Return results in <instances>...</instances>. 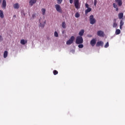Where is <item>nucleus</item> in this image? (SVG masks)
<instances>
[{"label":"nucleus","instance_id":"f257e3e1","mask_svg":"<svg viewBox=\"0 0 125 125\" xmlns=\"http://www.w3.org/2000/svg\"><path fill=\"white\" fill-rule=\"evenodd\" d=\"M77 44H81L83 42V39L82 36H78L76 39Z\"/></svg>","mask_w":125,"mask_h":125},{"label":"nucleus","instance_id":"f03ea898","mask_svg":"<svg viewBox=\"0 0 125 125\" xmlns=\"http://www.w3.org/2000/svg\"><path fill=\"white\" fill-rule=\"evenodd\" d=\"M89 21L90 24L91 25H93V24H95V23H96V20L94 19V17L93 15L89 16Z\"/></svg>","mask_w":125,"mask_h":125},{"label":"nucleus","instance_id":"7ed1b4c3","mask_svg":"<svg viewBox=\"0 0 125 125\" xmlns=\"http://www.w3.org/2000/svg\"><path fill=\"white\" fill-rule=\"evenodd\" d=\"M74 41H75V37L74 36H71L70 39L66 42V44L67 45H70L72 44L73 42H74Z\"/></svg>","mask_w":125,"mask_h":125},{"label":"nucleus","instance_id":"20e7f679","mask_svg":"<svg viewBox=\"0 0 125 125\" xmlns=\"http://www.w3.org/2000/svg\"><path fill=\"white\" fill-rule=\"evenodd\" d=\"M74 6L76 9H80L81 8V5H80L79 0H74Z\"/></svg>","mask_w":125,"mask_h":125},{"label":"nucleus","instance_id":"39448f33","mask_svg":"<svg viewBox=\"0 0 125 125\" xmlns=\"http://www.w3.org/2000/svg\"><path fill=\"white\" fill-rule=\"evenodd\" d=\"M55 7L58 12H59L60 13H62V9H61V6H60V5L57 4L55 5Z\"/></svg>","mask_w":125,"mask_h":125},{"label":"nucleus","instance_id":"423d86ee","mask_svg":"<svg viewBox=\"0 0 125 125\" xmlns=\"http://www.w3.org/2000/svg\"><path fill=\"white\" fill-rule=\"evenodd\" d=\"M39 23L40 27H41V28H43L44 27V24H45V23H46V21H43L42 19H40L39 20Z\"/></svg>","mask_w":125,"mask_h":125},{"label":"nucleus","instance_id":"0eeeda50","mask_svg":"<svg viewBox=\"0 0 125 125\" xmlns=\"http://www.w3.org/2000/svg\"><path fill=\"white\" fill-rule=\"evenodd\" d=\"M97 35L99 37H104L105 36V34L104 33V31L102 30H99L97 32Z\"/></svg>","mask_w":125,"mask_h":125},{"label":"nucleus","instance_id":"6e6552de","mask_svg":"<svg viewBox=\"0 0 125 125\" xmlns=\"http://www.w3.org/2000/svg\"><path fill=\"white\" fill-rule=\"evenodd\" d=\"M90 44L92 46H94L96 44V39H93L90 42Z\"/></svg>","mask_w":125,"mask_h":125},{"label":"nucleus","instance_id":"1a4fd4ad","mask_svg":"<svg viewBox=\"0 0 125 125\" xmlns=\"http://www.w3.org/2000/svg\"><path fill=\"white\" fill-rule=\"evenodd\" d=\"M2 7L3 9H5L6 8V0H3L2 3Z\"/></svg>","mask_w":125,"mask_h":125},{"label":"nucleus","instance_id":"9d476101","mask_svg":"<svg viewBox=\"0 0 125 125\" xmlns=\"http://www.w3.org/2000/svg\"><path fill=\"white\" fill-rule=\"evenodd\" d=\"M104 42L102 41H99L97 42L96 46H103Z\"/></svg>","mask_w":125,"mask_h":125},{"label":"nucleus","instance_id":"9b49d317","mask_svg":"<svg viewBox=\"0 0 125 125\" xmlns=\"http://www.w3.org/2000/svg\"><path fill=\"white\" fill-rule=\"evenodd\" d=\"M13 7L15 8V9H18L19 7H20V4L18 3H16L14 4Z\"/></svg>","mask_w":125,"mask_h":125},{"label":"nucleus","instance_id":"f8f14e48","mask_svg":"<svg viewBox=\"0 0 125 125\" xmlns=\"http://www.w3.org/2000/svg\"><path fill=\"white\" fill-rule=\"evenodd\" d=\"M36 2H37L36 0H30L29 1V5H31V6H33V5H34V4L36 3Z\"/></svg>","mask_w":125,"mask_h":125},{"label":"nucleus","instance_id":"ddd939ff","mask_svg":"<svg viewBox=\"0 0 125 125\" xmlns=\"http://www.w3.org/2000/svg\"><path fill=\"white\" fill-rule=\"evenodd\" d=\"M115 1L118 3L119 6H122V4H123V1L122 0H115Z\"/></svg>","mask_w":125,"mask_h":125},{"label":"nucleus","instance_id":"4468645a","mask_svg":"<svg viewBox=\"0 0 125 125\" xmlns=\"http://www.w3.org/2000/svg\"><path fill=\"white\" fill-rule=\"evenodd\" d=\"M27 42L28 41L26 40H25L24 39L21 40V44L24 45V44H26V43H27Z\"/></svg>","mask_w":125,"mask_h":125},{"label":"nucleus","instance_id":"2eb2a0df","mask_svg":"<svg viewBox=\"0 0 125 125\" xmlns=\"http://www.w3.org/2000/svg\"><path fill=\"white\" fill-rule=\"evenodd\" d=\"M92 10V9H91V8H88L87 9L85 10V14L86 15L87 13L90 12V11H91Z\"/></svg>","mask_w":125,"mask_h":125},{"label":"nucleus","instance_id":"dca6fc26","mask_svg":"<svg viewBox=\"0 0 125 125\" xmlns=\"http://www.w3.org/2000/svg\"><path fill=\"white\" fill-rule=\"evenodd\" d=\"M84 33V30L82 29L81 30L79 33V35H80V37H82V36H83V34Z\"/></svg>","mask_w":125,"mask_h":125},{"label":"nucleus","instance_id":"f3484780","mask_svg":"<svg viewBox=\"0 0 125 125\" xmlns=\"http://www.w3.org/2000/svg\"><path fill=\"white\" fill-rule=\"evenodd\" d=\"M118 17L119 19H123V17H124V13H120L118 14Z\"/></svg>","mask_w":125,"mask_h":125},{"label":"nucleus","instance_id":"a211bd4d","mask_svg":"<svg viewBox=\"0 0 125 125\" xmlns=\"http://www.w3.org/2000/svg\"><path fill=\"white\" fill-rule=\"evenodd\" d=\"M8 55V52L7 51H5L3 53V57L4 58H6Z\"/></svg>","mask_w":125,"mask_h":125},{"label":"nucleus","instance_id":"6ab92c4d","mask_svg":"<svg viewBox=\"0 0 125 125\" xmlns=\"http://www.w3.org/2000/svg\"><path fill=\"white\" fill-rule=\"evenodd\" d=\"M0 18H3L4 17V15L3 14V12L0 10Z\"/></svg>","mask_w":125,"mask_h":125},{"label":"nucleus","instance_id":"aec40b11","mask_svg":"<svg viewBox=\"0 0 125 125\" xmlns=\"http://www.w3.org/2000/svg\"><path fill=\"white\" fill-rule=\"evenodd\" d=\"M62 26L63 29H66V22L65 21L62 22Z\"/></svg>","mask_w":125,"mask_h":125},{"label":"nucleus","instance_id":"412c9836","mask_svg":"<svg viewBox=\"0 0 125 125\" xmlns=\"http://www.w3.org/2000/svg\"><path fill=\"white\" fill-rule=\"evenodd\" d=\"M121 34V30L116 29L115 31V35H120Z\"/></svg>","mask_w":125,"mask_h":125},{"label":"nucleus","instance_id":"4be33fe9","mask_svg":"<svg viewBox=\"0 0 125 125\" xmlns=\"http://www.w3.org/2000/svg\"><path fill=\"white\" fill-rule=\"evenodd\" d=\"M117 27H118V23H117L116 21H114L113 24V28H117Z\"/></svg>","mask_w":125,"mask_h":125},{"label":"nucleus","instance_id":"5701e85b","mask_svg":"<svg viewBox=\"0 0 125 125\" xmlns=\"http://www.w3.org/2000/svg\"><path fill=\"white\" fill-rule=\"evenodd\" d=\"M41 11L42 15H44L45 14V11H46L45 9L44 8L42 9Z\"/></svg>","mask_w":125,"mask_h":125},{"label":"nucleus","instance_id":"b1692460","mask_svg":"<svg viewBox=\"0 0 125 125\" xmlns=\"http://www.w3.org/2000/svg\"><path fill=\"white\" fill-rule=\"evenodd\" d=\"M120 26H124V24H125V22H124V21H123V20H121L120 21Z\"/></svg>","mask_w":125,"mask_h":125},{"label":"nucleus","instance_id":"393cba45","mask_svg":"<svg viewBox=\"0 0 125 125\" xmlns=\"http://www.w3.org/2000/svg\"><path fill=\"white\" fill-rule=\"evenodd\" d=\"M57 1L58 4H61V3H62V1H63V0H57Z\"/></svg>","mask_w":125,"mask_h":125},{"label":"nucleus","instance_id":"a878e982","mask_svg":"<svg viewBox=\"0 0 125 125\" xmlns=\"http://www.w3.org/2000/svg\"><path fill=\"white\" fill-rule=\"evenodd\" d=\"M54 37L56 38H58V33L57 31L54 32Z\"/></svg>","mask_w":125,"mask_h":125},{"label":"nucleus","instance_id":"bb28decb","mask_svg":"<svg viewBox=\"0 0 125 125\" xmlns=\"http://www.w3.org/2000/svg\"><path fill=\"white\" fill-rule=\"evenodd\" d=\"M75 17L76 18H79V17H80V13H76V14H75Z\"/></svg>","mask_w":125,"mask_h":125},{"label":"nucleus","instance_id":"cd10ccee","mask_svg":"<svg viewBox=\"0 0 125 125\" xmlns=\"http://www.w3.org/2000/svg\"><path fill=\"white\" fill-rule=\"evenodd\" d=\"M105 48H107V47H109V42H107L104 45Z\"/></svg>","mask_w":125,"mask_h":125},{"label":"nucleus","instance_id":"c85d7f7f","mask_svg":"<svg viewBox=\"0 0 125 125\" xmlns=\"http://www.w3.org/2000/svg\"><path fill=\"white\" fill-rule=\"evenodd\" d=\"M36 18V14H32V17L31 18V19H35Z\"/></svg>","mask_w":125,"mask_h":125},{"label":"nucleus","instance_id":"c756f323","mask_svg":"<svg viewBox=\"0 0 125 125\" xmlns=\"http://www.w3.org/2000/svg\"><path fill=\"white\" fill-rule=\"evenodd\" d=\"M78 47L79 48H83V44H80L79 45H78Z\"/></svg>","mask_w":125,"mask_h":125},{"label":"nucleus","instance_id":"7c9ffc66","mask_svg":"<svg viewBox=\"0 0 125 125\" xmlns=\"http://www.w3.org/2000/svg\"><path fill=\"white\" fill-rule=\"evenodd\" d=\"M53 73L54 75H57V74H58V71H57V70H54Z\"/></svg>","mask_w":125,"mask_h":125},{"label":"nucleus","instance_id":"2f4dec72","mask_svg":"<svg viewBox=\"0 0 125 125\" xmlns=\"http://www.w3.org/2000/svg\"><path fill=\"white\" fill-rule=\"evenodd\" d=\"M94 4L95 6H96V4H97V0H94Z\"/></svg>","mask_w":125,"mask_h":125},{"label":"nucleus","instance_id":"473e14b6","mask_svg":"<svg viewBox=\"0 0 125 125\" xmlns=\"http://www.w3.org/2000/svg\"><path fill=\"white\" fill-rule=\"evenodd\" d=\"M113 7L114 8H117L118 7V5H117V4H116V3H113Z\"/></svg>","mask_w":125,"mask_h":125},{"label":"nucleus","instance_id":"72a5a7b5","mask_svg":"<svg viewBox=\"0 0 125 125\" xmlns=\"http://www.w3.org/2000/svg\"><path fill=\"white\" fill-rule=\"evenodd\" d=\"M85 7H86V8H89V5H88V4H87V3H86L85 4Z\"/></svg>","mask_w":125,"mask_h":125},{"label":"nucleus","instance_id":"f704fd0d","mask_svg":"<svg viewBox=\"0 0 125 125\" xmlns=\"http://www.w3.org/2000/svg\"><path fill=\"white\" fill-rule=\"evenodd\" d=\"M2 37H1V36L0 35V42H2Z\"/></svg>","mask_w":125,"mask_h":125},{"label":"nucleus","instance_id":"c9c22d12","mask_svg":"<svg viewBox=\"0 0 125 125\" xmlns=\"http://www.w3.org/2000/svg\"><path fill=\"white\" fill-rule=\"evenodd\" d=\"M70 52L73 54L75 53V50H72L71 51H70Z\"/></svg>","mask_w":125,"mask_h":125},{"label":"nucleus","instance_id":"e433bc0d","mask_svg":"<svg viewBox=\"0 0 125 125\" xmlns=\"http://www.w3.org/2000/svg\"><path fill=\"white\" fill-rule=\"evenodd\" d=\"M69 2L71 4H72V3H73V0H69Z\"/></svg>","mask_w":125,"mask_h":125},{"label":"nucleus","instance_id":"4c0bfd02","mask_svg":"<svg viewBox=\"0 0 125 125\" xmlns=\"http://www.w3.org/2000/svg\"><path fill=\"white\" fill-rule=\"evenodd\" d=\"M120 29L122 30L123 29V25H120Z\"/></svg>","mask_w":125,"mask_h":125},{"label":"nucleus","instance_id":"58836bf2","mask_svg":"<svg viewBox=\"0 0 125 125\" xmlns=\"http://www.w3.org/2000/svg\"><path fill=\"white\" fill-rule=\"evenodd\" d=\"M115 8H116V11H118V10H119V8L118 7Z\"/></svg>","mask_w":125,"mask_h":125},{"label":"nucleus","instance_id":"ea45409f","mask_svg":"<svg viewBox=\"0 0 125 125\" xmlns=\"http://www.w3.org/2000/svg\"><path fill=\"white\" fill-rule=\"evenodd\" d=\"M22 15H23V16H25V14L24 13H22Z\"/></svg>","mask_w":125,"mask_h":125},{"label":"nucleus","instance_id":"a19ab883","mask_svg":"<svg viewBox=\"0 0 125 125\" xmlns=\"http://www.w3.org/2000/svg\"><path fill=\"white\" fill-rule=\"evenodd\" d=\"M14 17H16V15H14Z\"/></svg>","mask_w":125,"mask_h":125}]
</instances>
